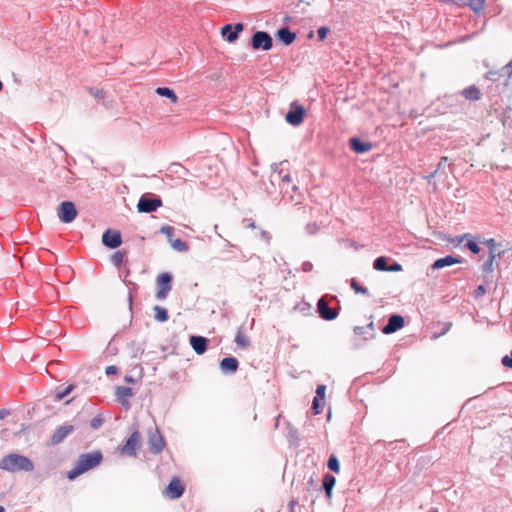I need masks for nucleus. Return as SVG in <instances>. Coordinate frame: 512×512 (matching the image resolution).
Wrapping results in <instances>:
<instances>
[{
  "label": "nucleus",
  "mask_w": 512,
  "mask_h": 512,
  "mask_svg": "<svg viewBox=\"0 0 512 512\" xmlns=\"http://www.w3.org/2000/svg\"><path fill=\"white\" fill-rule=\"evenodd\" d=\"M2 89H3V84H2V82L0 81V92L2 91Z\"/></svg>",
  "instance_id": "e2e57ef3"
},
{
  "label": "nucleus",
  "mask_w": 512,
  "mask_h": 512,
  "mask_svg": "<svg viewBox=\"0 0 512 512\" xmlns=\"http://www.w3.org/2000/svg\"><path fill=\"white\" fill-rule=\"evenodd\" d=\"M501 364L506 368L512 369V351L510 352V355L502 357Z\"/></svg>",
  "instance_id": "79ce46f5"
},
{
  "label": "nucleus",
  "mask_w": 512,
  "mask_h": 512,
  "mask_svg": "<svg viewBox=\"0 0 512 512\" xmlns=\"http://www.w3.org/2000/svg\"><path fill=\"white\" fill-rule=\"evenodd\" d=\"M505 70H507L508 77H512V59L504 66Z\"/></svg>",
  "instance_id": "603ef678"
},
{
  "label": "nucleus",
  "mask_w": 512,
  "mask_h": 512,
  "mask_svg": "<svg viewBox=\"0 0 512 512\" xmlns=\"http://www.w3.org/2000/svg\"><path fill=\"white\" fill-rule=\"evenodd\" d=\"M402 269L403 267L400 263L393 261V263L389 265L388 272H400Z\"/></svg>",
  "instance_id": "49530a36"
},
{
  "label": "nucleus",
  "mask_w": 512,
  "mask_h": 512,
  "mask_svg": "<svg viewBox=\"0 0 512 512\" xmlns=\"http://www.w3.org/2000/svg\"><path fill=\"white\" fill-rule=\"evenodd\" d=\"M330 29L327 26H322V41L327 37Z\"/></svg>",
  "instance_id": "4d7b16f0"
},
{
  "label": "nucleus",
  "mask_w": 512,
  "mask_h": 512,
  "mask_svg": "<svg viewBox=\"0 0 512 512\" xmlns=\"http://www.w3.org/2000/svg\"><path fill=\"white\" fill-rule=\"evenodd\" d=\"M487 290L484 285H479L473 292L475 298H480L486 294Z\"/></svg>",
  "instance_id": "c03bdc74"
},
{
  "label": "nucleus",
  "mask_w": 512,
  "mask_h": 512,
  "mask_svg": "<svg viewBox=\"0 0 512 512\" xmlns=\"http://www.w3.org/2000/svg\"><path fill=\"white\" fill-rule=\"evenodd\" d=\"M117 371H118V369L114 365L107 366L106 369H105V372H106L107 375H114V374L117 373Z\"/></svg>",
  "instance_id": "3c124183"
},
{
  "label": "nucleus",
  "mask_w": 512,
  "mask_h": 512,
  "mask_svg": "<svg viewBox=\"0 0 512 512\" xmlns=\"http://www.w3.org/2000/svg\"><path fill=\"white\" fill-rule=\"evenodd\" d=\"M0 512H5L4 507L0 506Z\"/></svg>",
  "instance_id": "0e129e2a"
},
{
  "label": "nucleus",
  "mask_w": 512,
  "mask_h": 512,
  "mask_svg": "<svg viewBox=\"0 0 512 512\" xmlns=\"http://www.w3.org/2000/svg\"><path fill=\"white\" fill-rule=\"evenodd\" d=\"M437 174H440V172H439L437 169H435V170H434V171H432L429 175H427V176H426V180H427L428 182H430V181H431V179H433L434 177H436V175H437Z\"/></svg>",
  "instance_id": "6e6d98bb"
},
{
  "label": "nucleus",
  "mask_w": 512,
  "mask_h": 512,
  "mask_svg": "<svg viewBox=\"0 0 512 512\" xmlns=\"http://www.w3.org/2000/svg\"><path fill=\"white\" fill-rule=\"evenodd\" d=\"M469 237H472V234L470 233H464L462 235H456L449 239L450 244L453 247L459 246L461 243L464 242V240L468 239Z\"/></svg>",
  "instance_id": "72a5a7b5"
},
{
  "label": "nucleus",
  "mask_w": 512,
  "mask_h": 512,
  "mask_svg": "<svg viewBox=\"0 0 512 512\" xmlns=\"http://www.w3.org/2000/svg\"><path fill=\"white\" fill-rule=\"evenodd\" d=\"M140 444L141 435L138 431H134L120 449V453L123 455L135 456Z\"/></svg>",
  "instance_id": "423d86ee"
},
{
  "label": "nucleus",
  "mask_w": 512,
  "mask_h": 512,
  "mask_svg": "<svg viewBox=\"0 0 512 512\" xmlns=\"http://www.w3.org/2000/svg\"><path fill=\"white\" fill-rule=\"evenodd\" d=\"M485 5V0H467L466 6H468L474 13H480Z\"/></svg>",
  "instance_id": "c756f323"
},
{
  "label": "nucleus",
  "mask_w": 512,
  "mask_h": 512,
  "mask_svg": "<svg viewBox=\"0 0 512 512\" xmlns=\"http://www.w3.org/2000/svg\"><path fill=\"white\" fill-rule=\"evenodd\" d=\"M305 113L302 105L293 102L290 104V110L286 113L285 120L292 126H299L304 120Z\"/></svg>",
  "instance_id": "20e7f679"
},
{
  "label": "nucleus",
  "mask_w": 512,
  "mask_h": 512,
  "mask_svg": "<svg viewBox=\"0 0 512 512\" xmlns=\"http://www.w3.org/2000/svg\"><path fill=\"white\" fill-rule=\"evenodd\" d=\"M467 0H442L444 4H454L458 7H465Z\"/></svg>",
  "instance_id": "a18cd8bd"
},
{
  "label": "nucleus",
  "mask_w": 512,
  "mask_h": 512,
  "mask_svg": "<svg viewBox=\"0 0 512 512\" xmlns=\"http://www.w3.org/2000/svg\"><path fill=\"white\" fill-rule=\"evenodd\" d=\"M235 343L243 348V349H246L249 347L250 345V342H249V339L248 337L246 336V334L243 332V329L242 328H239L238 331H237V334L235 336Z\"/></svg>",
  "instance_id": "a878e982"
},
{
  "label": "nucleus",
  "mask_w": 512,
  "mask_h": 512,
  "mask_svg": "<svg viewBox=\"0 0 512 512\" xmlns=\"http://www.w3.org/2000/svg\"><path fill=\"white\" fill-rule=\"evenodd\" d=\"M0 469L8 472L26 471L30 472L34 469L33 462L26 456L11 453L4 456L0 460Z\"/></svg>",
  "instance_id": "f03ea898"
},
{
  "label": "nucleus",
  "mask_w": 512,
  "mask_h": 512,
  "mask_svg": "<svg viewBox=\"0 0 512 512\" xmlns=\"http://www.w3.org/2000/svg\"><path fill=\"white\" fill-rule=\"evenodd\" d=\"M387 257L379 256L373 262V268L377 271L388 272L389 265L387 264Z\"/></svg>",
  "instance_id": "c85d7f7f"
},
{
  "label": "nucleus",
  "mask_w": 512,
  "mask_h": 512,
  "mask_svg": "<svg viewBox=\"0 0 512 512\" xmlns=\"http://www.w3.org/2000/svg\"><path fill=\"white\" fill-rule=\"evenodd\" d=\"M317 311L320 312V299L316 303Z\"/></svg>",
  "instance_id": "052dcab7"
},
{
  "label": "nucleus",
  "mask_w": 512,
  "mask_h": 512,
  "mask_svg": "<svg viewBox=\"0 0 512 512\" xmlns=\"http://www.w3.org/2000/svg\"><path fill=\"white\" fill-rule=\"evenodd\" d=\"M77 214L78 212L74 203L70 201L62 202L57 209L58 218L63 223H71L76 218Z\"/></svg>",
  "instance_id": "7ed1b4c3"
},
{
  "label": "nucleus",
  "mask_w": 512,
  "mask_h": 512,
  "mask_svg": "<svg viewBox=\"0 0 512 512\" xmlns=\"http://www.w3.org/2000/svg\"><path fill=\"white\" fill-rule=\"evenodd\" d=\"M233 31H234V30H233L232 25H230V24H226L225 26H223V27H222V29H221V34H222V36H223V37H226V38H227V35H228V34H231V32H233Z\"/></svg>",
  "instance_id": "09e8293b"
},
{
  "label": "nucleus",
  "mask_w": 512,
  "mask_h": 512,
  "mask_svg": "<svg viewBox=\"0 0 512 512\" xmlns=\"http://www.w3.org/2000/svg\"><path fill=\"white\" fill-rule=\"evenodd\" d=\"M353 331L356 336H361L363 340H369L375 337L374 324L372 321L365 326H355Z\"/></svg>",
  "instance_id": "f3484780"
},
{
  "label": "nucleus",
  "mask_w": 512,
  "mask_h": 512,
  "mask_svg": "<svg viewBox=\"0 0 512 512\" xmlns=\"http://www.w3.org/2000/svg\"><path fill=\"white\" fill-rule=\"evenodd\" d=\"M208 340L202 336H192L190 344L198 355H202L207 349Z\"/></svg>",
  "instance_id": "6ab92c4d"
},
{
  "label": "nucleus",
  "mask_w": 512,
  "mask_h": 512,
  "mask_svg": "<svg viewBox=\"0 0 512 512\" xmlns=\"http://www.w3.org/2000/svg\"><path fill=\"white\" fill-rule=\"evenodd\" d=\"M103 423V420L100 417H95L91 420L90 426L93 429H98Z\"/></svg>",
  "instance_id": "de8ad7c7"
},
{
  "label": "nucleus",
  "mask_w": 512,
  "mask_h": 512,
  "mask_svg": "<svg viewBox=\"0 0 512 512\" xmlns=\"http://www.w3.org/2000/svg\"><path fill=\"white\" fill-rule=\"evenodd\" d=\"M482 243L485 244L488 247L489 255H497V253L495 252V247H496L497 244H496V241L493 238L484 239L482 241Z\"/></svg>",
  "instance_id": "4c0bfd02"
},
{
  "label": "nucleus",
  "mask_w": 512,
  "mask_h": 512,
  "mask_svg": "<svg viewBox=\"0 0 512 512\" xmlns=\"http://www.w3.org/2000/svg\"><path fill=\"white\" fill-rule=\"evenodd\" d=\"M307 491L310 494L311 503L314 504L318 498V485L317 482L313 479L307 482Z\"/></svg>",
  "instance_id": "bb28decb"
},
{
  "label": "nucleus",
  "mask_w": 512,
  "mask_h": 512,
  "mask_svg": "<svg viewBox=\"0 0 512 512\" xmlns=\"http://www.w3.org/2000/svg\"><path fill=\"white\" fill-rule=\"evenodd\" d=\"M171 246L179 251V252H185L189 249V246L186 242L182 241L181 239H175L170 241Z\"/></svg>",
  "instance_id": "f704fd0d"
},
{
  "label": "nucleus",
  "mask_w": 512,
  "mask_h": 512,
  "mask_svg": "<svg viewBox=\"0 0 512 512\" xmlns=\"http://www.w3.org/2000/svg\"><path fill=\"white\" fill-rule=\"evenodd\" d=\"M497 75H498V72H496V71H488L485 74V78L488 79V80H491V81H496L497 80Z\"/></svg>",
  "instance_id": "8fccbe9b"
},
{
  "label": "nucleus",
  "mask_w": 512,
  "mask_h": 512,
  "mask_svg": "<svg viewBox=\"0 0 512 512\" xmlns=\"http://www.w3.org/2000/svg\"><path fill=\"white\" fill-rule=\"evenodd\" d=\"M162 206V200L160 198H147L142 196L137 204V209L141 213H151L156 211Z\"/></svg>",
  "instance_id": "9d476101"
},
{
  "label": "nucleus",
  "mask_w": 512,
  "mask_h": 512,
  "mask_svg": "<svg viewBox=\"0 0 512 512\" xmlns=\"http://www.w3.org/2000/svg\"><path fill=\"white\" fill-rule=\"evenodd\" d=\"M160 232L162 234H164L165 236H167V238L169 239V241L172 240V236H173V228L171 226H162L161 229H160Z\"/></svg>",
  "instance_id": "37998d69"
},
{
  "label": "nucleus",
  "mask_w": 512,
  "mask_h": 512,
  "mask_svg": "<svg viewBox=\"0 0 512 512\" xmlns=\"http://www.w3.org/2000/svg\"><path fill=\"white\" fill-rule=\"evenodd\" d=\"M316 396L313 399V406L312 409L314 410L315 414H318V407H319V399H320V385L317 386L315 390Z\"/></svg>",
  "instance_id": "58836bf2"
},
{
  "label": "nucleus",
  "mask_w": 512,
  "mask_h": 512,
  "mask_svg": "<svg viewBox=\"0 0 512 512\" xmlns=\"http://www.w3.org/2000/svg\"><path fill=\"white\" fill-rule=\"evenodd\" d=\"M156 94L162 97H167L173 104L178 102V97L175 92L167 87H158L155 90Z\"/></svg>",
  "instance_id": "b1692460"
},
{
  "label": "nucleus",
  "mask_w": 512,
  "mask_h": 512,
  "mask_svg": "<svg viewBox=\"0 0 512 512\" xmlns=\"http://www.w3.org/2000/svg\"><path fill=\"white\" fill-rule=\"evenodd\" d=\"M503 251H499L497 255H489L487 260L484 261L482 264L481 270L483 275L485 276L488 273H491L493 271V263L496 259V257H500Z\"/></svg>",
  "instance_id": "393cba45"
},
{
  "label": "nucleus",
  "mask_w": 512,
  "mask_h": 512,
  "mask_svg": "<svg viewBox=\"0 0 512 512\" xmlns=\"http://www.w3.org/2000/svg\"><path fill=\"white\" fill-rule=\"evenodd\" d=\"M349 147L354 153L364 154L369 152L373 145L371 142L363 141L359 137H352L349 140Z\"/></svg>",
  "instance_id": "2eb2a0df"
},
{
  "label": "nucleus",
  "mask_w": 512,
  "mask_h": 512,
  "mask_svg": "<svg viewBox=\"0 0 512 512\" xmlns=\"http://www.w3.org/2000/svg\"><path fill=\"white\" fill-rule=\"evenodd\" d=\"M74 389V385H69L68 387H66L63 391L61 392H58L56 394V399L57 400H61L63 399L64 397H66L72 390Z\"/></svg>",
  "instance_id": "a19ab883"
},
{
  "label": "nucleus",
  "mask_w": 512,
  "mask_h": 512,
  "mask_svg": "<svg viewBox=\"0 0 512 512\" xmlns=\"http://www.w3.org/2000/svg\"><path fill=\"white\" fill-rule=\"evenodd\" d=\"M327 297V295L322 296V320L332 321L338 317L341 307L336 297H333L337 302L336 306H329Z\"/></svg>",
  "instance_id": "9b49d317"
},
{
  "label": "nucleus",
  "mask_w": 512,
  "mask_h": 512,
  "mask_svg": "<svg viewBox=\"0 0 512 512\" xmlns=\"http://www.w3.org/2000/svg\"><path fill=\"white\" fill-rule=\"evenodd\" d=\"M336 484V478L327 473L322 477V490L325 492L327 498H331L332 490Z\"/></svg>",
  "instance_id": "412c9836"
},
{
  "label": "nucleus",
  "mask_w": 512,
  "mask_h": 512,
  "mask_svg": "<svg viewBox=\"0 0 512 512\" xmlns=\"http://www.w3.org/2000/svg\"><path fill=\"white\" fill-rule=\"evenodd\" d=\"M463 262V258L460 256H454V255H446L445 257L436 259L432 265L431 268L433 270H439L448 266H452L455 264H461Z\"/></svg>",
  "instance_id": "4468645a"
},
{
  "label": "nucleus",
  "mask_w": 512,
  "mask_h": 512,
  "mask_svg": "<svg viewBox=\"0 0 512 512\" xmlns=\"http://www.w3.org/2000/svg\"><path fill=\"white\" fill-rule=\"evenodd\" d=\"M154 317L157 321L159 322H165L168 320V312L165 308L163 307H160V306H155L154 307Z\"/></svg>",
  "instance_id": "7c9ffc66"
},
{
  "label": "nucleus",
  "mask_w": 512,
  "mask_h": 512,
  "mask_svg": "<svg viewBox=\"0 0 512 512\" xmlns=\"http://www.w3.org/2000/svg\"><path fill=\"white\" fill-rule=\"evenodd\" d=\"M102 458V453L100 451L82 454L78 458L75 467L68 472V479L73 480L86 471L98 466L101 463Z\"/></svg>",
  "instance_id": "f257e3e1"
},
{
  "label": "nucleus",
  "mask_w": 512,
  "mask_h": 512,
  "mask_svg": "<svg viewBox=\"0 0 512 512\" xmlns=\"http://www.w3.org/2000/svg\"><path fill=\"white\" fill-rule=\"evenodd\" d=\"M477 237L473 236L469 237L467 242L465 243L464 247L467 248L471 253L473 254H479L481 251V248L477 242Z\"/></svg>",
  "instance_id": "cd10ccee"
},
{
  "label": "nucleus",
  "mask_w": 512,
  "mask_h": 512,
  "mask_svg": "<svg viewBox=\"0 0 512 512\" xmlns=\"http://www.w3.org/2000/svg\"><path fill=\"white\" fill-rule=\"evenodd\" d=\"M239 362L235 357L223 358L220 362V368L224 373H234L237 371Z\"/></svg>",
  "instance_id": "aec40b11"
},
{
  "label": "nucleus",
  "mask_w": 512,
  "mask_h": 512,
  "mask_svg": "<svg viewBox=\"0 0 512 512\" xmlns=\"http://www.w3.org/2000/svg\"><path fill=\"white\" fill-rule=\"evenodd\" d=\"M172 276L169 273H162L156 278V284L158 287V291L156 293V298L159 300H164L167 298L170 290H171Z\"/></svg>",
  "instance_id": "39448f33"
},
{
  "label": "nucleus",
  "mask_w": 512,
  "mask_h": 512,
  "mask_svg": "<svg viewBox=\"0 0 512 512\" xmlns=\"http://www.w3.org/2000/svg\"><path fill=\"white\" fill-rule=\"evenodd\" d=\"M331 417H332V409H331V407L329 406L328 411H327V414H326V420H327V421H330V420H331Z\"/></svg>",
  "instance_id": "13d9d810"
},
{
  "label": "nucleus",
  "mask_w": 512,
  "mask_h": 512,
  "mask_svg": "<svg viewBox=\"0 0 512 512\" xmlns=\"http://www.w3.org/2000/svg\"><path fill=\"white\" fill-rule=\"evenodd\" d=\"M325 396H326V385H323L322 384V387H321V399H322V409L324 408L325 406Z\"/></svg>",
  "instance_id": "864d4df0"
},
{
  "label": "nucleus",
  "mask_w": 512,
  "mask_h": 512,
  "mask_svg": "<svg viewBox=\"0 0 512 512\" xmlns=\"http://www.w3.org/2000/svg\"><path fill=\"white\" fill-rule=\"evenodd\" d=\"M102 242L112 249L119 247L122 243L120 231L108 229L102 236Z\"/></svg>",
  "instance_id": "ddd939ff"
},
{
  "label": "nucleus",
  "mask_w": 512,
  "mask_h": 512,
  "mask_svg": "<svg viewBox=\"0 0 512 512\" xmlns=\"http://www.w3.org/2000/svg\"><path fill=\"white\" fill-rule=\"evenodd\" d=\"M244 29L243 24L237 23L234 26V31L227 35L228 42H234L238 38V34Z\"/></svg>",
  "instance_id": "c9c22d12"
},
{
  "label": "nucleus",
  "mask_w": 512,
  "mask_h": 512,
  "mask_svg": "<svg viewBox=\"0 0 512 512\" xmlns=\"http://www.w3.org/2000/svg\"><path fill=\"white\" fill-rule=\"evenodd\" d=\"M148 446L150 452L153 454H159L164 450L166 442L158 429H155L154 432L149 434Z\"/></svg>",
  "instance_id": "1a4fd4ad"
},
{
  "label": "nucleus",
  "mask_w": 512,
  "mask_h": 512,
  "mask_svg": "<svg viewBox=\"0 0 512 512\" xmlns=\"http://www.w3.org/2000/svg\"><path fill=\"white\" fill-rule=\"evenodd\" d=\"M124 256H125V252H122V251H116L115 253H113V255L111 256V261L112 263L116 266V267H120L123 263V260H124Z\"/></svg>",
  "instance_id": "e433bc0d"
},
{
  "label": "nucleus",
  "mask_w": 512,
  "mask_h": 512,
  "mask_svg": "<svg viewBox=\"0 0 512 512\" xmlns=\"http://www.w3.org/2000/svg\"><path fill=\"white\" fill-rule=\"evenodd\" d=\"M132 394V389L129 387L120 386L116 390V396L123 405H128V399Z\"/></svg>",
  "instance_id": "5701e85b"
},
{
  "label": "nucleus",
  "mask_w": 512,
  "mask_h": 512,
  "mask_svg": "<svg viewBox=\"0 0 512 512\" xmlns=\"http://www.w3.org/2000/svg\"><path fill=\"white\" fill-rule=\"evenodd\" d=\"M438 1L442 3V0H438Z\"/></svg>",
  "instance_id": "69168bd1"
},
{
  "label": "nucleus",
  "mask_w": 512,
  "mask_h": 512,
  "mask_svg": "<svg viewBox=\"0 0 512 512\" xmlns=\"http://www.w3.org/2000/svg\"><path fill=\"white\" fill-rule=\"evenodd\" d=\"M430 512H439V511H438V509L433 508V509L430 510Z\"/></svg>",
  "instance_id": "680f3d73"
},
{
  "label": "nucleus",
  "mask_w": 512,
  "mask_h": 512,
  "mask_svg": "<svg viewBox=\"0 0 512 512\" xmlns=\"http://www.w3.org/2000/svg\"><path fill=\"white\" fill-rule=\"evenodd\" d=\"M8 415V411L6 410H0V419H3Z\"/></svg>",
  "instance_id": "bf43d9fd"
},
{
  "label": "nucleus",
  "mask_w": 512,
  "mask_h": 512,
  "mask_svg": "<svg viewBox=\"0 0 512 512\" xmlns=\"http://www.w3.org/2000/svg\"><path fill=\"white\" fill-rule=\"evenodd\" d=\"M327 467L334 473L340 472V462L339 459L335 455H331L327 461Z\"/></svg>",
  "instance_id": "473e14b6"
},
{
  "label": "nucleus",
  "mask_w": 512,
  "mask_h": 512,
  "mask_svg": "<svg viewBox=\"0 0 512 512\" xmlns=\"http://www.w3.org/2000/svg\"><path fill=\"white\" fill-rule=\"evenodd\" d=\"M350 286L353 289V291L357 294H363V295H369L368 289L361 285L355 278H352L350 280Z\"/></svg>",
  "instance_id": "2f4dec72"
},
{
  "label": "nucleus",
  "mask_w": 512,
  "mask_h": 512,
  "mask_svg": "<svg viewBox=\"0 0 512 512\" xmlns=\"http://www.w3.org/2000/svg\"><path fill=\"white\" fill-rule=\"evenodd\" d=\"M277 37L285 45H289L295 40L296 35L292 33L288 28L284 27L278 30Z\"/></svg>",
  "instance_id": "4be33fe9"
},
{
  "label": "nucleus",
  "mask_w": 512,
  "mask_h": 512,
  "mask_svg": "<svg viewBox=\"0 0 512 512\" xmlns=\"http://www.w3.org/2000/svg\"><path fill=\"white\" fill-rule=\"evenodd\" d=\"M281 181H282V188H284V185H288L291 183V177L288 174H286L282 177Z\"/></svg>",
  "instance_id": "5fc2aeb1"
},
{
  "label": "nucleus",
  "mask_w": 512,
  "mask_h": 512,
  "mask_svg": "<svg viewBox=\"0 0 512 512\" xmlns=\"http://www.w3.org/2000/svg\"><path fill=\"white\" fill-rule=\"evenodd\" d=\"M184 493V485L179 478H173L165 488L164 494L170 499L180 498Z\"/></svg>",
  "instance_id": "f8f14e48"
},
{
  "label": "nucleus",
  "mask_w": 512,
  "mask_h": 512,
  "mask_svg": "<svg viewBox=\"0 0 512 512\" xmlns=\"http://www.w3.org/2000/svg\"><path fill=\"white\" fill-rule=\"evenodd\" d=\"M74 431L73 425H62L59 426L50 438L51 445H57L61 443L70 433Z\"/></svg>",
  "instance_id": "dca6fc26"
},
{
  "label": "nucleus",
  "mask_w": 512,
  "mask_h": 512,
  "mask_svg": "<svg viewBox=\"0 0 512 512\" xmlns=\"http://www.w3.org/2000/svg\"><path fill=\"white\" fill-rule=\"evenodd\" d=\"M405 325L404 317L400 314H392L389 316L387 323L382 327V333L386 335L393 334L402 329Z\"/></svg>",
  "instance_id": "0eeeda50"
},
{
  "label": "nucleus",
  "mask_w": 512,
  "mask_h": 512,
  "mask_svg": "<svg viewBox=\"0 0 512 512\" xmlns=\"http://www.w3.org/2000/svg\"><path fill=\"white\" fill-rule=\"evenodd\" d=\"M460 94L468 101H478L482 97V92L476 85L464 88Z\"/></svg>",
  "instance_id": "a211bd4d"
},
{
  "label": "nucleus",
  "mask_w": 512,
  "mask_h": 512,
  "mask_svg": "<svg viewBox=\"0 0 512 512\" xmlns=\"http://www.w3.org/2000/svg\"><path fill=\"white\" fill-rule=\"evenodd\" d=\"M252 47L253 49H263L264 51L272 48V38L267 32L257 31L252 36Z\"/></svg>",
  "instance_id": "6e6552de"
},
{
  "label": "nucleus",
  "mask_w": 512,
  "mask_h": 512,
  "mask_svg": "<svg viewBox=\"0 0 512 512\" xmlns=\"http://www.w3.org/2000/svg\"><path fill=\"white\" fill-rule=\"evenodd\" d=\"M448 157L447 156H442L440 158V161L436 167V169L440 172V174H446L445 172V166L446 164L448 163Z\"/></svg>",
  "instance_id": "ea45409f"
}]
</instances>
